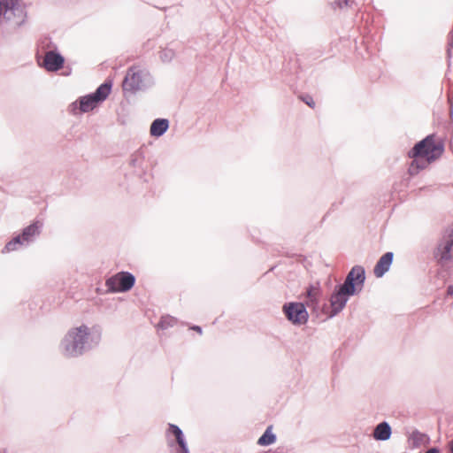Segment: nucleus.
<instances>
[{
  "instance_id": "f257e3e1",
  "label": "nucleus",
  "mask_w": 453,
  "mask_h": 453,
  "mask_svg": "<svg viewBox=\"0 0 453 453\" xmlns=\"http://www.w3.org/2000/svg\"><path fill=\"white\" fill-rule=\"evenodd\" d=\"M101 340L98 328L90 329L86 325L73 327L60 343L61 352L67 357H77L97 346Z\"/></svg>"
},
{
  "instance_id": "f03ea898",
  "label": "nucleus",
  "mask_w": 453,
  "mask_h": 453,
  "mask_svg": "<svg viewBox=\"0 0 453 453\" xmlns=\"http://www.w3.org/2000/svg\"><path fill=\"white\" fill-rule=\"evenodd\" d=\"M365 280V271L361 265H355L347 274L344 282L336 285L330 296V311L328 318H333L340 313L349 296L362 290Z\"/></svg>"
},
{
  "instance_id": "7ed1b4c3",
  "label": "nucleus",
  "mask_w": 453,
  "mask_h": 453,
  "mask_svg": "<svg viewBox=\"0 0 453 453\" xmlns=\"http://www.w3.org/2000/svg\"><path fill=\"white\" fill-rule=\"evenodd\" d=\"M444 151L441 141H437L434 134H429L417 142L408 152L411 162L408 168L411 176L417 175L421 170L426 169L431 163L438 159Z\"/></svg>"
},
{
  "instance_id": "20e7f679",
  "label": "nucleus",
  "mask_w": 453,
  "mask_h": 453,
  "mask_svg": "<svg viewBox=\"0 0 453 453\" xmlns=\"http://www.w3.org/2000/svg\"><path fill=\"white\" fill-rule=\"evenodd\" d=\"M153 84L154 80L146 69H142L138 66H131L127 72L122 87L124 91L135 93L137 91L145 90Z\"/></svg>"
},
{
  "instance_id": "39448f33",
  "label": "nucleus",
  "mask_w": 453,
  "mask_h": 453,
  "mask_svg": "<svg viewBox=\"0 0 453 453\" xmlns=\"http://www.w3.org/2000/svg\"><path fill=\"white\" fill-rule=\"evenodd\" d=\"M111 89V82L101 84L94 93L81 96L79 100L80 111L88 112L96 107L97 104L104 101Z\"/></svg>"
},
{
  "instance_id": "423d86ee",
  "label": "nucleus",
  "mask_w": 453,
  "mask_h": 453,
  "mask_svg": "<svg viewBox=\"0 0 453 453\" xmlns=\"http://www.w3.org/2000/svg\"><path fill=\"white\" fill-rule=\"evenodd\" d=\"M135 283V277L129 272H119L105 281L108 292L122 293L130 290Z\"/></svg>"
},
{
  "instance_id": "0eeeda50",
  "label": "nucleus",
  "mask_w": 453,
  "mask_h": 453,
  "mask_svg": "<svg viewBox=\"0 0 453 453\" xmlns=\"http://www.w3.org/2000/svg\"><path fill=\"white\" fill-rule=\"evenodd\" d=\"M434 257L439 262H448L453 258V226L448 227L438 242Z\"/></svg>"
},
{
  "instance_id": "6e6552de",
  "label": "nucleus",
  "mask_w": 453,
  "mask_h": 453,
  "mask_svg": "<svg viewBox=\"0 0 453 453\" xmlns=\"http://www.w3.org/2000/svg\"><path fill=\"white\" fill-rule=\"evenodd\" d=\"M25 22L24 10L20 6L9 8L3 6L0 12V25L8 27L12 29L19 28Z\"/></svg>"
},
{
  "instance_id": "1a4fd4ad",
  "label": "nucleus",
  "mask_w": 453,
  "mask_h": 453,
  "mask_svg": "<svg viewBox=\"0 0 453 453\" xmlns=\"http://www.w3.org/2000/svg\"><path fill=\"white\" fill-rule=\"evenodd\" d=\"M283 312L287 319L295 325H303L308 320V312L302 303H288L283 305Z\"/></svg>"
},
{
  "instance_id": "9d476101",
  "label": "nucleus",
  "mask_w": 453,
  "mask_h": 453,
  "mask_svg": "<svg viewBox=\"0 0 453 453\" xmlns=\"http://www.w3.org/2000/svg\"><path fill=\"white\" fill-rule=\"evenodd\" d=\"M65 63L64 58L58 52H46L42 65L49 72H57L60 70Z\"/></svg>"
},
{
  "instance_id": "9b49d317",
  "label": "nucleus",
  "mask_w": 453,
  "mask_h": 453,
  "mask_svg": "<svg viewBox=\"0 0 453 453\" xmlns=\"http://www.w3.org/2000/svg\"><path fill=\"white\" fill-rule=\"evenodd\" d=\"M43 227V223L40 220H35L27 227H25L21 232V236L23 238V242L27 246L33 243L36 238L41 234Z\"/></svg>"
},
{
  "instance_id": "f8f14e48",
  "label": "nucleus",
  "mask_w": 453,
  "mask_h": 453,
  "mask_svg": "<svg viewBox=\"0 0 453 453\" xmlns=\"http://www.w3.org/2000/svg\"><path fill=\"white\" fill-rule=\"evenodd\" d=\"M175 437V442L178 444V449L175 453H190L184 437L182 430L176 425L169 424L166 432L167 437L169 435Z\"/></svg>"
},
{
  "instance_id": "ddd939ff",
  "label": "nucleus",
  "mask_w": 453,
  "mask_h": 453,
  "mask_svg": "<svg viewBox=\"0 0 453 453\" xmlns=\"http://www.w3.org/2000/svg\"><path fill=\"white\" fill-rule=\"evenodd\" d=\"M393 258L394 253L388 251L379 259L373 269V273L377 278L382 277L389 270Z\"/></svg>"
},
{
  "instance_id": "4468645a",
  "label": "nucleus",
  "mask_w": 453,
  "mask_h": 453,
  "mask_svg": "<svg viewBox=\"0 0 453 453\" xmlns=\"http://www.w3.org/2000/svg\"><path fill=\"white\" fill-rule=\"evenodd\" d=\"M169 128V120L167 119H156L150 125V133L151 136L160 137Z\"/></svg>"
},
{
  "instance_id": "2eb2a0df",
  "label": "nucleus",
  "mask_w": 453,
  "mask_h": 453,
  "mask_svg": "<svg viewBox=\"0 0 453 453\" xmlns=\"http://www.w3.org/2000/svg\"><path fill=\"white\" fill-rule=\"evenodd\" d=\"M391 426L386 421L378 424L373 430V437L377 441L388 440L391 436Z\"/></svg>"
},
{
  "instance_id": "dca6fc26",
  "label": "nucleus",
  "mask_w": 453,
  "mask_h": 453,
  "mask_svg": "<svg viewBox=\"0 0 453 453\" xmlns=\"http://www.w3.org/2000/svg\"><path fill=\"white\" fill-rule=\"evenodd\" d=\"M27 245L25 244L23 242V238L21 234H18L14 236L12 240H10L4 246L3 250V253L4 252H11L19 250L20 247H27Z\"/></svg>"
},
{
  "instance_id": "f3484780",
  "label": "nucleus",
  "mask_w": 453,
  "mask_h": 453,
  "mask_svg": "<svg viewBox=\"0 0 453 453\" xmlns=\"http://www.w3.org/2000/svg\"><path fill=\"white\" fill-rule=\"evenodd\" d=\"M275 441L276 435L272 432V426H269L258 439L257 443L261 446H268L274 443Z\"/></svg>"
},
{
  "instance_id": "a211bd4d",
  "label": "nucleus",
  "mask_w": 453,
  "mask_h": 453,
  "mask_svg": "<svg viewBox=\"0 0 453 453\" xmlns=\"http://www.w3.org/2000/svg\"><path fill=\"white\" fill-rule=\"evenodd\" d=\"M176 323L177 319L174 317L166 315L161 318L157 326L164 330L173 326L174 325H176Z\"/></svg>"
},
{
  "instance_id": "6ab92c4d",
  "label": "nucleus",
  "mask_w": 453,
  "mask_h": 453,
  "mask_svg": "<svg viewBox=\"0 0 453 453\" xmlns=\"http://www.w3.org/2000/svg\"><path fill=\"white\" fill-rule=\"evenodd\" d=\"M175 57V52L173 50L165 48L160 52V59L163 62H170Z\"/></svg>"
},
{
  "instance_id": "aec40b11",
  "label": "nucleus",
  "mask_w": 453,
  "mask_h": 453,
  "mask_svg": "<svg viewBox=\"0 0 453 453\" xmlns=\"http://www.w3.org/2000/svg\"><path fill=\"white\" fill-rule=\"evenodd\" d=\"M334 4L339 7L340 9L347 8V7H353L355 4L354 0H336Z\"/></svg>"
},
{
  "instance_id": "412c9836",
  "label": "nucleus",
  "mask_w": 453,
  "mask_h": 453,
  "mask_svg": "<svg viewBox=\"0 0 453 453\" xmlns=\"http://www.w3.org/2000/svg\"><path fill=\"white\" fill-rule=\"evenodd\" d=\"M3 6H8L9 8H14L15 6L19 5V0H4Z\"/></svg>"
},
{
  "instance_id": "4be33fe9",
  "label": "nucleus",
  "mask_w": 453,
  "mask_h": 453,
  "mask_svg": "<svg viewBox=\"0 0 453 453\" xmlns=\"http://www.w3.org/2000/svg\"><path fill=\"white\" fill-rule=\"evenodd\" d=\"M302 99H303V101L307 105H309L310 107H311V108H313V107H314L315 103H314V101H313V99H312V97H311V96H305L302 97Z\"/></svg>"
},
{
  "instance_id": "5701e85b",
  "label": "nucleus",
  "mask_w": 453,
  "mask_h": 453,
  "mask_svg": "<svg viewBox=\"0 0 453 453\" xmlns=\"http://www.w3.org/2000/svg\"><path fill=\"white\" fill-rule=\"evenodd\" d=\"M453 46V33L449 35V42H448V53L449 54L450 48Z\"/></svg>"
},
{
  "instance_id": "b1692460",
  "label": "nucleus",
  "mask_w": 453,
  "mask_h": 453,
  "mask_svg": "<svg viewBox=\"0 0 453 453\" xmlns=\"http://www.w3.org/2000/svg\"><path fill=\"white\" fill-rule=\"evenodd\" d=\"M316 291H317V290H316L315 288H310L308 289V291H307L308 296H309L310 298H313V297H315V296H316Z\"/></svg>"
},
{
  "instance_id": "393cba45",
  "label": "nucleus",
  "mask_w": 453,
  "mask_h": 453,
  "mask_svg": "<svg viewBox=\"0 0 453 453\" xmlns=\"http://www.w3.org/2000/svg\"><path fill=\"white\" fill-rule=\"evenodd\" d=\"M447 295L448 296H453V285H449L447 288Z\"/></svg>"
},
{
  "instance_id": "a878e982",
  "label": "nucleus",
  "mask_w": 453,
  "mask_h": 453,
  "mask_svg": "<svg viewBox=\"0 0 453 453\" xmlns=\"http://www.w3.org/2000/svg\"><path fill=\"white\" fill-rule=\"evenodd\" d=\"M425 453H440V450L437 448H431Z\"/></svg>"
},
{
  "instance_id": "bb28decb",
  "label": "nucleus",
  "mask_w": 453,
  "mask_h": 453,
  "mask_svg": "<svg viewBox=\"0 0 453 453\" xmlns=\"http://www.w3.org/2000/svg\"><path fill=\"white\" fill-rule=\"evenodd\" d=\"M193 330L198 332L199 334H202V328L199 326H194L191 327Z\"/></svg>"
},
{
  "instance_id": "cd10ccee",
  "label": "nucleus",
  "mask_w": 453,
  "mask_h": 453,
  "mask_svg": "<svg viewBox=\"0 0 453 453\" xmlns=\"http://www.w3.org/2000/svg\"><path fill=\"white\" fill-rule=\"evenodd\" d=\"M174 445V441L172 440H168V446L173 447Z\"/></svg>"
},
{
  "instance_id": "c85d7f7f",
  "label": "nucleus",
  "mask_w": 453,
  "mask_h": 453,
  "mask_svg": "<svg viewBox=\"0 0 453 453\" xmlns=\"http://www.w3.org/2000/svg\"><path fill=\"white\" fill-rule=\"evenodd\" d=\"M450 449H451V452L453 453V441L450 442Z\"/></svg>"
},
{
  "instance_id": "c756f323",
  "label": "nucleus",
  "mask_w": 453,
  "mask_h": 453,
  "mask_svg": "<svg viewBox=\"0 0 453 453\" xmlns=\"http://www.w3.org/2000/svg\"><path fill=\"white\" fill-rule=\"evenodd\" d=\"M76 104H77L76 102L73 103L72 107H76Z\"/></svg>"
},
{
  "instance_id": "7c9ffc66",
  "label": "nucleus",
  "mask_w": 453,
  "mask_h": 453,
  "mask_svg": "<svg viewBox=\"0 0 453 453\" xmlns=\"http://www.w3.org/2000/svg\"><path fill=\"white\" fill-rule=\"evenodd\" d=\"M0 453H6V452H5V450L4 449V450L0 451Z\"/></svg>"
}]
</instances>
